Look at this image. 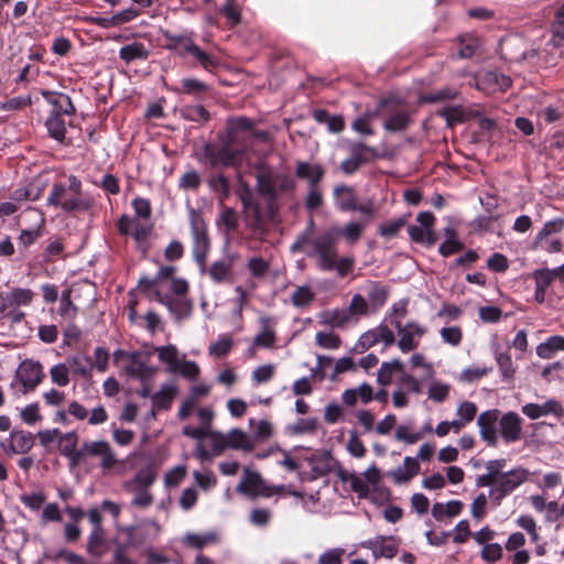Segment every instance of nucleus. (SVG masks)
Listing matches in <instances>:
<instances>
[{"label": "nucleus", "instance_id": "23", "mask_svg": "<svg viewBox=\"0 0 564 564\" xmlns=\"http://www.w3.org/2000/svg\"><path fill=\"white\" fill-rule=\"evenodd\" d=\"M324 174L325 170L318 163H310L305 161H299L296 163L295 175L301 180H305L308 183V187L318 186Z\"/></svg>", "mask_w": 564, "mask_h": 564}, {"label": "nucleus", "instance_id": "39", "mask_svg": "<svg viewBox=\"0 0 564 564\" xmlns=\"http://www.w3.org/2000/svg\"><path fill=\"white\" fill-rule=\"evenodd\" d=\"M495 359L498 365L502 380L505 382H510L511 380H513L516 375V367L513 365L510 354L497 351L495 354Z\"/></svg>", "mask_w": 564, "mask_h": 564}, {"label": "nucleus", "instance_id": "56", "mask_svg": "<svg viewBox=\"0 0 564 564\" xmlns=\"http://www.w3.org/2000/svg\"><path fill=\"white\" fill-rule=\"evenodd\" d=\"M126 371L129 376L140 379L141 381L149 380L153 373L154 369L147 367L140 360L133 359L130 365L127 366Z\"/></svg>", "mask_w": 564, "mask_h": 564}, {"label": "nucleus", "instance_id": "44", "mask_svg": "<svg viewBox=\"0 0 564 564\" xmlns=\"http://www.w3.org/2000/svg\"><path fill=\"white\" fill-rule=\"evenodd\" d=\"M409 121V115L405 110H397L384 120L383 127L392 132L402 131L408 127Z\"/></svg>", "mask_w": 564, "mask_h": 564}, {"label": "nucleus", "instance_id": "46", "mask_svg": "<svg viewBox=\"0 0 564 564\" xmlns=\"http://www.w3.org/2000/svg\"><path fill=\"white\" fill-rule=\"evenodd\" d=\"M315 297V293L308 285L297 286L292 295L291 303L299 308L308 306Z\"/></svg>", "mask_w": 564, "mask_h": 564}, {"label": "nucleus", "instance_id": "30", "mask_svg": "<svg viewBox=\"0 0 564 564\" xmlns=\"http://www.w3.org/2000/svg\"><path fill=\"white\" fill-rule=\"evenodd\" d=\"M558 351H564V337L551 336L536 346V355L542 359H551Z\"/></svg>", "mask_w": 564, "mask_h": 564}, {"label": "nucleus", "instance_id": "27", "mask_svg": "<svg viewBox=\"0 0 564 564\" xmlns=\"http://www.w3.org/2000/svg\"><path fill=\"white\" fill-rule=\"evenodd\" d=\"M182 542L187 547L200 551L208 545L217 544L219 542V535L215 531L205 533L187 532L184 534Z\"/></svg>", "mask_w": 564, "mask_h": 564}, {"label": "nucleus", "instance_id": "37", "mask_svg": "<svg viewBox=\"0 0 564 564\" xmlns=\"http://www.w3.org/2000/svg\"><path fill=\"white\" fill-rule=\"evenodd\" d=\"M348 150L350 153L349 156L352 158L360 165L377 158V150L361 142L350 143Z\"/></svg>", "mask_w": 564, "mask_h": 564}, {"label": "nucleus", "instance_id": "7", "mask_svg": "<svg viewBox=\"0 0 564 564\" xmlns=\"http://www.w3.org/2000/svg\"><path fill=\"white\" fill-rule=\"evenodd\" d=\"M530 471L523 467H517L506 471L500 477L496 478L495 488H490L488 497L491 502L498 507L502 500L511 495L521 485L528 481Z\"/></svg>", "mask_w": 564, "mask_h": 564}, {"label": "nucleus", "instance_id": "21", "mask_svg": "<svg viewBox=\"0 0 564 564\" xmlns=\"http://www.w3.org/2000/svg\"><path fill=\"white\" fill-rule=\"evenodd\" d=\"M41 95L53 107L50 115H57L63 117V115L72 116L75 113V107L67 95L50 90H43Z\"/></svg>", "mask_w": 564, "mask_h": 564}, {"label": "nucleus", "instance_id": "47", "mask_svg": "<svg viewBox=\"0 0 564 564\" xmlns=\"http://www.w3.org/2000/svg\"><path fill=\"white\" fill-rule=\"evenodd\" d=\"M388 289L378 283H372L368 291L369 305L373 311L382 307L388 299Z\"/></svg>", "mask_w": 564, "mask_h": 564}, {"label": "nucleus", "instance_id": "63", "mask_svg": "<svg viewBox=\"0 0 564 564\" xmlns=\"http://www.w3.org/2000/svg\"><path fill=\"white\" fill-rule=\"evenodd\" d=\"M77 444L78 435L76 432L61 433L58 438V448L63 456L77 449Z\"/></svg>", "mask_w": 564, "mask_h": 564}, {"label": "nucleus", "instance_id": "14", "mask_svg": "<svg viewBox=\"0 0 564 564\" xmlns=\"http://www.w3.org/2000/svg\"><path fill=\"white\" fill-rule=\"evenodd\" d=\"M362 549L371 550L375 560L393 558L399 550V542L393 536L377 535L359 543Z\"/></svg>", "mask_w": 564, "mask_h": 564}, {"label": "nucleus", "instance_id": "10", "mask_svg": "<svg viewBox=\"0 0 564 564\" xmlns=\"http://www.w3.org/2000/svg\"><path fill=\"white\" fill-rule=\"evenodd\" d=\"M205 440H207V446L203 442H199L195 447V456L199 460H212L227 449L226 434L223 432L209 430Z\"/></svg>", "mask_w": 564, "mask_h": 564}, {"label": "nucleus", "instance_id": "64", "mask_svg": "<svg viewBox=\"0 0 564 564\" xmlns=\"http://www.w3.org/2000/svg\"><path fill=\"white\" fill-rule=\"evenodd\" d=\"M345 550L343 547H334L324 551L318 556V564H343Z\"/></svg>", "mask_w": 564, "mask_h": 564}, {"label": "nucleus", "instance_id": "25", "mask_svg": "<svg viewBox=\"0 0 564 564\" xmlns=\"http://www.w3.org/2000/svg\"><path fill=\"white\" fill-rule=\"evenodd\" d=\"M34 445V437L31 432L13 430L8 441V453L26 454Z\"/></svg>", "mask_w": 564, "mask_h": 564}, {"label": "nucleus", "instance_id": "53", "mask_svg": "<svg viewBox=\"0 0 564 564\" xmlns=\"http://www.w3.org/2000/svg\"><path fill=\"white\" fill-rule=\"evenodd\" d=\"M263 330L254 337V344L263 348H271L275 344V333L269 327L270 318L262 317Z\"/></svg>", "mask_w": 564, "mask_h": 564}, {"label": "nucleus", "instance_id": "42", "mask_svg": "<svg viewBox=\"0 0 564 564\" xmlns=\"http://www.w3.org/2000/svg\"><path fill=\"white\" fill-rule=\"evenodd\" d=\"M69 362V370L74 375L89 378L91 377L93 372V359L88 356H74L73 358L68 359Z\"/></svg>", "mask_w": 564, "mask_h": 564}, {"label": "nucleus", "instance_id": "54", "mask_svg": "<svg viewBox=\"0 0 564 564\" xmlns=\"http://www.w3.org/2000/svg\"><path fill=\"white\" fill-rule=\"evenodd\" d=\"M348 308L352 317L355 318V323H357L360 319V317L368 315L370 305L362 295L355 294L351 297Z\"/></svg>", "mask_w": 564, "mask_h": 564}, {"label": "nucleus", "instance_id": "51", "mask_svg": "<svg viewBox=\"0 0 564 564\" xmlns=\"http://www.w3.org/2000/svg\"><path fill=\"white\" fill-rule=\"evenodd\" d=\"M148 55L145 48L140 43H132L126 46H122L119 51V57L124 61L127 64L135 61L145 58Z\"/></svg>", "mask_w": 564, "mask_h": 564}, {"label": "nucleus", "instance_id": "3", "mask_svg": "<svg viewBox=\"0 0 564 564\" xmlns=\"http://www.w3.org/2000/svg\"><path fill=\"white\" fill-rule=\"evenodd\" d=\"M291 251H303L307 257L316 259L319 270L332 271L338 252L335 231L327 230L315 238H310L305 232L296 238Z\"/></svg>", "mask_w": 564, "mask_h": 564}, {"label": "nucleus", "instance_id": "45", "mask_svg": "<svg viewBox=\"0 0 564 564\" xmlns=\"http://www.w3.org/2000/svg\"><path fill=\"white\" fill-rule=\"evenodd\" d=\"M249 425L254 426V432L251 438H254V447L258 442L269 440L273 434V426L268 420H260L256 422L254 419H249Z\"/></svg>", "mask_w": 564, "mask_h": 564}, {"label": "nucleus", "instance_id": "18", "mask_svg": "<svg viewBox=\"0 0 564 564\" xmlns=\"http://www.w3.org/2000/svg\"><path fill=\"white\" fill-rule=\"evenodd\" d=\"M85 451L88 456L100 458V467L104 470H109L118 463L110 444L106 441L85 442Z\"/></svg>", "mask_w": 564, "mask_h": 564}, {"label": "nucleus", "instance_id": "16", "mask_svg": "<svg viewBox=\"0 0 564 564\" xmlns=\"http://www.w3.org/2000/svg\"><path fill=\"white\" fill-rule=\"evenodd\" d=\"M304 470L310 468V479L326 476L333 469V457L328 452L303 455Z\"/></svg>", "mask_w": 564, "mask_h": 564}, {"label": "nucleus", "instance_id": "59", "mask_svg": "<svg viewBox=\"0 0 564 564\" xmlns=\"http://www.w3.org/2000/svg\"><path fill=\"white\" fill-rule=\"evenodd\" d=\"M552 43L554 46L561 45L564 41V3L558 8L555 14V21L552 25Z\"/></svg>", "mask_w": 564, "mask_h": 564}, {"label": "nucleus", "instance_id": "43", "mask_svg": "<svg viewBox=\"0 0 564 564\" xmlns=\"http://www.w3.org/2000/svg\"><path fill=\"white\" fill-rule=\"evenodd\" d=\"M408 232L411 240L416 243L433 246L436 242L434 230L411 225L408 227Z\"/></svg>", "mask_w": 564, "mask_h": 564}, {"label": "nucleus", "instance_id": "35", "mask_svg": "<svg viewBox=\"0 0 564 564\" xmlns=\"http://www.w3.org/2000/svg\"><path fill=\"white\" fill-rule=\"evenodd\" d=\"M279 453L282 457L276 462L278 465L288 471H304L303 454L297 453V451L286 452L282 448H280Z\"/></svg>", "mask_w": 564, "mask_h": 564}, {"label": "nucleus", "instance_id": "32", "mask_svg": "<svg viewBox=\"0 0 564 564\" xmlns=\"http://www.w3.org/2000/svg\"><path fill=\"white\" fill-rule=\"evenodd\" d=\"M156 479V471L152 466L140 469L135 476L124 482V487L150 489Z\"/></svg>", "mask_w": 564, "mask_h": 564}, {"label": "nucleus", "instance_id": "8", "mask_svg": "<svg viewBox=\"0 0 564 564\" xmlns=\"http://www.w3.org/2000/svg\"><path fill=\"white\" fill-rule=\"evenodd\" d=\"M392 324L399 335L397 346L403 354L415 350L427 332L425 326L413 321L402 324L401 321L393 319Z\"/></svg>", "mask_w": 564, "mask_h": 564}, {"label": "nucleus", "instance_id": "38", "mask_svg": "<svg viewBox=\"0 0 564 564\" xmlns=\"http://www.w3.org/2000/svg\"><path fill=\"white\" fill-rule=\"evenodd\" d=\"M217 226L226 235H230L238 228V216L231 207H224L220 212L218 219L216 220Z\"/></svg>", "mask_w": 564, "mask_h": 564}, {"label": "nucleus", "instance_id": "19", "mask_svg": "<svg viewBox=\"0 0 564 564\" xmlns=\"http://www.w3.org/2000/svg\"><path fill=\"white\" fill-rule=\"evenodd\" d=\"M522 413L531 420H538L542 416H547L551 414L556 417H562L564 415V409L558 401L549 399L543 404H524L522 406Z\"/></svg>", "mask_w": 564, "mask_h": 564}, {"label": "nucleus", "instance_id": "2", "mask_svg": "<svg viewBox=\"0 0 564 564\" xmlns=\"http://www.w3.org/2000/svg\"><path fill=\"white\" fill-rule=\"evenodd\" d=\"M46 205L64 213H85L90 209L93 200L83 194V183L69 175L67 183H54L46 197Z\"/></svg>", "mask_w": 564, "mask_h": 564}, {"label": "nucleus", "instance_id": "24", "mask_svg": "<svg viewBox=\"0 0 564 564\" xmlns=\"http://www.w3.org/2000/svg\"><path fill=\"white\" fill-rule=\"evenodd\" d=\"M420 473V464L416 458L406 456L403 460V465L397 467L388 473V477L391 478L394 484L401 485L411 480L414 476Z\"/></svg>", "mask_w": 564, "mask_h": 564}, {"label": "nucleus", "instance_id": "28", "mask_svg": "<svg viewBox=\"0 0 564 564\" xmlns=\"http://www.w3.org/2000/svg\"><path fill=\"white\" fill-rule=\"evenodd\" d=\"M334 198L337 208L341 212H354L357 202L352 187L339 185L334 188Z\"/></svg>", "mask_w": 564, "mask_h": 564}, {"label": "nucleus", "instance_id": "5", "mask_svg": "<svg viewBox=\"0 0 564 564\" xmlns=\"http://www.w3.org/2000/svg\"><path fill=\"white\" fill-rule=\"evenodd\" d=\"M158 359L166 366V371L181 375L185 379L194 381L198 378L200 369L195 361L186 360L185 354H181L176 346H159L154 349Z\"/></svg>", "mask_w": 564, "mask_h": 564}, {"label": "nucleus", "instance_id": "62", "mask_svg": "<svg viewBox=\"0 0 564 564\" xmlns=\"http://www.w3.org/2000/svg\"><path fill=\"white\" fill-rule=\"evenodd\" d=\"M69 367L66 364H57L50 369V376L53 383L58 387H65L69 383Z\"/></svg>", "mask_w": 564, "mask_h": 564}, {"label": "nucleus", "instance_id": "6", "mask_svg": "<svg viewBox=\"0 0 564 564\" xmlns=\"http://www.w3.org/2000/svg\"><path fill=\"white\" fill-rule=\"evenodd\" d=\"M188 221L193 240V257L198 264L204 265L210 248L206 223L202 213L193 207H188Z\"/></svg>", "mask_w": 564, "mask_h": 564}, {"label": "nucleus", "instance_id": "57", "mask_svg": "<svg viewBox=\"0 0 564 564\" xmlns=\"http://www.w3.org/2000/svg\"><path fill=\"white\" fill-rule=\"evenodd\" d=\"M182 116L194 122H206L209 119L208 111L202 105L185 106L182 109Z\"/></svg>", "mask_w": 564, "mask_h": 564}, {"label": "nucleus", "instance_id": "34", "mask_svg": "<svg viewBox=\"0 0 564 564\" xmlns=\"http://www.w3.org/2000/svg\"><path fill=\"white\" fill-rule=\"evenodd\" d=\"M208 186L216 194L221 205L230 195L229 178L221 173L212 175L208 178Z\"/></svg>", "mask_w": 564, "mask_h": 564}, {"label": "nucleus", "instance_id": "36", "mask_svg": "<svg viewBox=\"0 0 564 564\" xmlns=\"http://www.w3.org/2000/svg\"><path fill=\"white\" fill-rule=\"evenodd\" d=\"M232 271V261L230 259H220L212 263L208 274L215 283L227 281Z\"/></svg>", "mask_w": 564, "mask_h": 564}, {"label": "nucleus", "instance_id": "48", "mask_svg": "<svg viewBox=\"0 0 564 564\" xmlns=\"http://www.w3.org/2000/svg\"><path fill=\"white\" fill-rule=\"evenodd\" d=\"M124 489L131 494H133V498L131 500V506L145 509L150 507L153 503V495L150 492L149 489L145 488H133V487H124Z\"/></svg>", "mask_w": 564, "mask_h": 564}, {"label": "nucleus", "instance_id": "1", "mask_svg": "<svg viewBox=\"0 0 564 564\" xmlns=\"http://www.w3.org/2000/svg\"><path fill=\"white\" fill-rule=\"evenodd\" d=\"M252 135L251 120L240 117L227 122L225 133L218 134V140L206 143L203 148V159L212 167H234L240 164L243 150L235 144Z\"/></svg>", "mask_w": 564, "mask_h": 564}, {"label": "nucleus", "instance_id": "41", "mask_svg": "<svg viewBox=\"0 0 564 564\" xmlns=\"http://www.w3.org/2000/svg\"><path fill=\"white\" fill-rule=\"evenodd\" d=\"M46 129L51 138L58 142H63L66 134L65 121L62 116L48 115L45 121Z\"/></svg>", "mask_w": 564, "mask_h": 564}, {"label": "nucleus", "instance_id": "11", "mask_svg": "<svg viewBox=\"0 0 564 564\" xmlns=\"http://www.w3.org/2000/svg\"><path fill=\"white\" fill-rule=\"evenodd\" d=\"M475 87L485 94H494L496 91H505L511 85V79L498 72L485 70L479 72L474 77Z\"/></svg>", "mask_w": 564, "mask_h": 564}, {"label": "nucleus", "instance_id": "9", "mask_svg": "<svg viewBox=\"0 0 564 564\" xmlns=\"http://www.w3.org/2000/svg\"><path fill=\"white\" fill-rule=\"evenodd\" d=\"M268 484L262 478L261 474L251 470L249 467H243V473L240 481L237 485V492L251 498L256 499L258 497L265 498Z\"/></svg>", "mask_w": 564, "mask_h": 564}, {"label": "nucleus", "instance_id": "55", "mask_svg": "<svg viewBox=\"0 0 564 564\" xmlns=\"http://www.w3.org/2000/svg\"><path fill=\"white\" fill-rule=\"evenodd\" d=\"M451 391V386L441 381H432L429 386L427 395L434 402H444Z\"/></svg>", "mask_w": 564, "mask_h": 564}, {"label": "nucleus", "instance_id": "60", "mask_svg": "<svg viewBox=\"0 0 564 564\" xmlns=\"http://www.w3.org/2000/svg\"><path fill=\"white\" fill-rule=\"evenodd\" d=\"M220 12L225 15L230 26L240 23L241 10L236 3V0H226L225 4L220 8Z\"/></svg>", "mask_w": 564, "mask_h": 564}, {"label": "nucleus", "instance_id": "20", "mask_svg": "<svg viewBox=\"0 0 564 564\" xmlns=\"http://www.w3.org/2000/svg\"><path fill=\"white\" fill-rule=\"evenodd\" d=\"M372 401V386L368 382H361L357 387L348 388L341 393L343 405L351 409L358 403L367 405Z\"/></svg>", "mask_w": 564, "mask_h": 564}, {"label": "nucleus", "instance_id": "49", "mask_svg": "<svg viewBox=\"0 0 564 564\" xmlns=\"http://www.w3.org/2000/svg\"><path fill=\"white\" fill-rule=\"evenodd\" d=\"M403 364L399 359H393L389 362H383L378 371V382L382 386L390 383L394 372L402 371Z\"/></svg>", "mask_w": 564, "mask_h": 564}, {"label": "nucleus", "instance_id": "12", "mask_svg": "<svg viewBox=\"0 0 564 564\" xmlns=\"http://www.w3.org/2000/svg\"><path fill=\"white\" fill-rule=\"evenodd\" d=\"M15 377L23 386V392H30L39 386L43 378V367L39 361L26 359L17 369Z\"/></svg>", "mask_w": 564, "mask_h": 564}, {"label": "nucleus", "instance_id": "15", "mask_svg": "<svg viewBox=\"0 0 564 564\" xmlns=\"http://www.w3.org/2000/svg\"><path fill=\"white\" fill-rule=\"evenodd\" d=\"M499 410L492 409L480 413L477 419L480 437L490 446L498 444L497 423H499Z\"/></svg>", "mask_w": 564, "mask_h": 564}, {"label": "nucleus", "instance_id": "4", "mask_svg": "<svg viewBox=\"0 0 564 564\" xmlns=\"http://www.w3.org/2000/svg\"><path fill=\"white\" fill-rule=\"evenodd\" d=\"M166 48L174 51L180 57H191L192 62L205 70H212L216 66L215 58L202 50L191 34H175L164 32Z\"/></svg>", "mask_w": 564, "mask_h": 564}, {"label": "nucleus", "instance_id": "31", "mask_svg": "<svg viewBox=\"0 0 564 564\" xmlns=\"http://www.w3.org/2000/svg\"><path fill=\"white\" fill-rule=\"evenodd\" d=\"M176 392L177 389L174 384H163L161 389L151 397L153 406L158 410L170 409Z\"/></svg>", "mask_w": 564, "mask_h": 564}, {"label": "nucleus", "instance_id": "50", "mask_svg": "<svg viewBox=\"0 0 564 564\" xmlns=\"http://www.w3.org/2000/svg\"><path fill=\"white\" fill-rule=\"evenodd\" d=\"M564 229V219L563 218H555L553 220L546 221L543 226V228L538 232L534 245L539 246L544 242V240L553 235L561 232Z\"/></svg>", "mask_w": 564, "mask_h": 564}, {"label": "nucleus", "instance_id": "61", "mask_svg": "<svg viewBox=\"0 0 564 564\" xmlns=\"http://www.w3.org/2000/svg\"><path fill=\"white\" fill-rule=\"evenodd\" d=\"M394 438L399 442L412 445L422 438V433L412 432L406 424H400L395 427Z\"/></svg>", "mask_w": 564, "mask_h": 564}, {"label": "nucleus", "instance_id": "52", "mask_svg": "<svg viewBox=\"0 0 564 564\" xmlns=\"http://www.w3.org/2000/svg\"><path fill=\"white\" fill-rule=\"evenodd\" d=\"M234 341L228 335H220L217 340L209 345L208 352L215 358H221L229 354Z\"/></svg>", "mask_w": 564, "mask_h": 564}, {"label": "nucleus", "instance_id": "33", "mask_svg": "<svg viewBox=\"0 0 564 564\" xmlns=\"http://www.w3.org/2000/svg\"><path fill=\"white\" fill-rule=\"evenodd\" d=\"M365 229V225L356 221H350L346 224L344 227H333L329 231H335V237L343 236L347 243L354 245L356 243Z\"/></svg>", "mask_w": 564, "mask_h": 564}, {"label": "nucleus", "instance_id": "22", "mask_svg": "<svg viewBox=\"0 0 564 564\" xmlns=\"http://www.w3.org/2000/svg\"><path fill=\"white\" fill-rule=\"evenodd\" d=\"M226 434V445L227 448L234 451H240L245 454L252 453L254 448V438L240 430V429H231Z\"/></svg>", "mask_w": 564, "mask_h": 564}, {"label": "nucleus", "instance_id": "26", "mask_svg": "<svg viewBox=\"0 0 564 564\" xmlns=\"http://www.w3.org/2000/svg\"><path fill=\"white\" fill-rule=\"evenodd\" d=\"M321 322L333 328H344L351 323L356 324L348 306L325 311L321 314Z\"/></svg>", "mask_w": 564, "mask_h": 564}, {"label": "nucleus", "instance_id": "13", "mask_svg": "<svg viewBox=\"0 0 564 564\" xmlns=\"http://www.w3.org/2000/svg\"><path fill=\"white\" fill-rule=\"evenodd\" d=\"M242 205L246 226L256 238L262 239L268 228L260 205L251 198H242Z\"/></svg>", "mask_w": 564, "mask_h": 564}, {"label": "nucleus", "instance_id": "17", "mask_svg": "<svg viewBox=\"0 0 564 564\" xmlns=\"http://www.w3.org/2000/svg\"><path fill=\"white\" fill-rule=\"evenodd\" d=\"M499 432L506 443L521 440L522 419L516 412H507L499 419Z\"/></svg>", "mask_w": 564, "mask_h": 564}, {"label": "nucleus", "instance_id": "40", "mask_svg": "<svg viewBox=\"0 0 564 564\" xmlns=\"http://www.w3.org/2000/svg\"><path fill=\"white\" fill-rule=\"evenodd\" d=\"M105 532L102 528H94L87 543V551L90 555L100 557L105 553Z\"/></svg>", "mask_w": 564, "mask_h": 564}, {"label": "nucleus", "instance_id": "58", "mask_svg": "<svg viewBox=\"0 0 564 564\" xmlns=\"http://www.w3.org/2000/svg\"><path fill=\"white\" fill-rule=\"evenodd\" d=\"M491 371V367L471 366L459 373V381L471 383L478 381Z\"/></svg>", "mask_w": 564, "mask_h": 564}, {"label": "nucleus", "instance_id": "29", "mask_svg": "<svg viewBox=\"0 0 564 564\" xmlns=\"http://www.w3.org/2000/svg\"><path fill=\"white\" fill-rule=\"evenodd\" d=\"M124 536L126 546L139 547L150 539V531L143 527H127L120 530Z\"/></svg>", "mask_w": 564, "mask_h": 564}]
</instances>
